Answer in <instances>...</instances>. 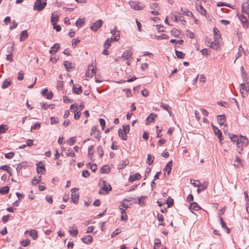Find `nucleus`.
I'll return each mask as SVG.
<instances>
[{
    "instance_id": "22",
    "label": "nucleus",
    "mask_w": 249,
    "mask_h": 249,
    "mask_svg": "<svg viewBox=\"0 0 249 249\" xmlns=\"http://www.w3.org/2000/svg\"><path fill=\"white\" fill-rule=\"evenodd\" d=\"M172 161L170 160L169 161L165 168V171L166 172H167V175H169L171 172V169H172Z\"/></svg>"
},
{
    "instance_id": "14",
    "label": "nucleus",
    "mask_w": 249,
    "mask_h": 249,
    "mask_svg": "<svg viewBox=\"0 0 249 249\" xmlns=\"http://www.w3.org/2000/svg\"><path fill=\"white\" fill-rule=\"evenodd\" d=\"M130 5L133 9L136 10H140L143 9V6L139 5V4L137 2H132Z\"/></svg>"
},
{
    "instance_id": "2",
    "label": "nucleus",
    "mask_w": 249,
    "mask_h": 249,
    "mask_svg": "<svg viewBox=\"0 0 249 249\" xmlns=\"http://www.w3.org/2000/svg\"><path fill=\"white\" fill-rule=\"evenodd\" d=\"M78 189L77 188H73L71 189V199L72 201L75 204L78 203V199H79V193L77 192Z\"/></svg>"
},
{
    "instance_id": "36",
    "label": "nucleus",
    "mask_w": 249,
    "mask_h": 249,
    "mask_svg": "<svg viewBox=\"0 0 249 249\" xmlns=\"http://www.w3.org/2000/svg\"><path fill=\"white\" fill-rule=\"evenodd\" d=\"M113 40H111V39H109V38L107 39L104 44V48L107 49V48H109V47L110 46V45H111V41Z\"/></svg>"
},
{
    "instance_id": "18",
    "label": "nucleus",
    "mask_w": 249,
    "mask_h": 249,
    "mask_svg": "<svg viewBox=\"0 0 249 249\" xmlns=\"http://www.w3.org/2000/svg\"><path fill=\"white\" fill-rule=\"evenodd\" d=\"M239 142L245 146H247L249 144V141L248 139L245 136H240Z\"/></svg>"
},
{
    "instance_id": "58",
    "label": "nucleus",
    "mask_w": 249,
    "mask_h": 249,
    "mask_svg": "<svg viewBox=\"0 0 249 249\" xmlns=\"http://www.w3.org/2000/svg\"><path fill=\"white\" fill-rule=\"evenodd\" d=\"M190 182H191V183L192 184L194 185V186H195V187H198V186H199V185L200 184V182L198 180L196 181V182L194 180L191 179Z\"/></svg>"
},
{
    "instance_id": "44",
    "label": "nucleus",
    "mask_w": 249,
    "mask_h": 249,
    "mask_svg": "<svg viewBox=\"0 0 249 249\" xmlns=\"http://www.w3.org/2000/svg\"><path fill=\"white\" fill-rule=\"evenodd\" d=\"M176 54L178 58H183L185 56V53L176 50Z\"/></svg>"
},
{
    "instance_id": "54",
    "label": "nucleus",
    "mask_w": 249,
    "mask_h": 249,
    "mask_svg": "<svg viewBox=\"0 0 249 249\" xmlns=\"http://www.w3.org/2000/svg\"><path fill=\"white\" fill-rule=\"evenodd\" d=\"M14 155L15 153L14 152L6 153L5 154V157L8 159H11L14 157Z\"/></svg>"
},
{
    "instance_id": "25",
    "label": "nucleus",
    "mask_w": 249,
    "mask_h": 249,
    "mask_svg": "<svg viewBox=\"0 0 249 249\" xmlns=\"http://www.w3.org/2000/svg\"><path fill=\"white\" fill-rule=\"evenodd\" d=\"M213 33H214V39L218 40L220 39V35L219 34V31L218 29L216 27H214L213 29Z\"/></svg>"
},
{
    "instance_id": "43",
    "label": "nucleus",
    "mask_w": 249,
    "mask_h": 249,
    "mask_svg": "<svg viewBox=\"0 0 249 249\" xmlns=\"http://www.w3.org/2000/svg\"><path fill=\"white\" fill-rule=\"evenodd\" d=\"M85 21L84 19L78 18L75 23V25L77 27H80L85 23Z\"/></svg>"
},
{
    "instance_id": "53",
    "label": "nucleus",
    "mask_w": 249,
    "mask_h": 249,
    "mask_svg": "<svg viewBox=\"0 0 249 249\" xmlns=\"http://www.w3.org/2000/svg\"><path fill=\"white\" fill-rule=\"evenodd\" d=\"M207 188V185H202L201 186H198V188L197 189V192L199 193L200 192L205 190Z\"/></svg>"
},
{
    "instance_id": "59",
    "label": "nucleus",
    "mask_w": 249,
    "mask_h": 249,
    "mask_svg": "<svg viewBox=\"0 0 249 249\" xmlns=\"http://www.w3.org/2000/svg\"><path fill=\"white\" fill-rule=\"evenodd\" d=\"M121 232V230L117 229L115 231H114L111 235V237H113L119 234Z\"/></svg>"
},
{
    "instance_id": "21",
    "label": "nucleus",
    "mask_w": 249,
    "mask_h": 249,
    "mask_svg": "<svg viewBox=\"0 0 249 249\" xmlns=\"http://www.w3.org/2000/svg\"><path fill=\"white\" fill-rule=\"evenodd\" d=\"M118 134L120 138L123 140L126 141L127 140V134L124 131H123L122 129H119L118 130Z\"/></svg>"
},
{
    "instance_id": "61",
    "label": "nucleus",
    "mask_w": 249,
    "mask_h": 249,
    "mask_svg": "<svg viewBox=\"0 0 249 249\" xmlns=\"http://www.w3.org/2000/svg\"><path fill=\"white\" fill-rule=\"evenodd\" d=\"M230 139L232 142H236V143L237 142V141H239V139H238L237 136L235 135H233L232 136H231Z\"/></svg>"
},
{
    "instance_id": "27",
    "label": "nucleus",
    "mask_w": 249,
    "mask_h": 249,
    "mask_svg": "<svg viewBox=\"0 0 249 249\" xmlns=\"http://www.w3.org/2000/svg\"><path fill=\"white\" fill-rule=\"evenodd\" d=\"M30 235L33 240H36L38 237L37 231L35 230H31L30 231Z\"/></svg>"
},
{
    "instance_id": "49",
    "label": "nucleus",
    "mask_w": 249,
    "mask_h": 249,
    "mask_svg": "<svg viewBox=\"0 0 249 249\" xmlns=\"http://www.w3.org/2000/svg\"><path fill=\"white\" fill-rule=\"evenodd\" d=\"M0 169L1 170L7 171V172L10 173V174L11 175L10 170V167L9 166H8V165H2V166H0Z\"/></svg>"
},
{
    "instance_id": "56",
    "label": "nucleus",
    "mask_w": 249,
    "mask_h": 249,
    "mask_svg": "<svg viewBox=\"0 0 249 249\" xmlns=\"http://www.w3.org/2000/svg\"><path fill=\"white\" fill-rule=\"evenodd\" d=\"M217 104L220 107H223L225 108L228 107V104L226 102H218Z\"/></svg>"
},
{
    "instance_id": "57",
    "label": "nucleus",
    "mask_w": 249,
    "mask_h": 249,
    "mask_svg": "<svg viewBox=\"0 0 249 249\" xmlns=\"http://www.w3.org/2000/svg\"><path fill=\"white\" fill-rule=\"evenodd\" d=\"M123 131H124V132H125L127 134V133L129 132V125H124L123 126Z\"/></svg>"
},
{
    "instance_id": "46",
    "label": "nucleus",
    "mask_w": 249,
    "mask_h": 249,
    "mask_svg": "<svg viewBox=\"0 0 249 249\" xmlns=\"http://www.w3.org/2000/svg\"><path fill=\"white\" fill-rule=\"evenodd\" d=\"M90 68L91 67H88V70L86 73V75L88 77H92L94 75L93 74V72L90 71Z\"/></svg>"
},
{
    "instance_id": "1",
    "label": "nucleus",
    "mask_w": 249,
    "mask_h": 249,
    "mask_svg": "<svg viewBox=\"0 0 249 249\" xmlns=\"http://www.w3.org/2000/svg\"><path fill=\"white\" fill-rule=\"evenodd\" d=\"M47 0H36L34 6V10L38 11H42L47 4Z\"/></svg>"
},
{
    "instance_id": "47",
    "label": "nucleus",
    "mask_w": 249,
    "mask_h": 249,
    "mask_svg": "<svg viewBox=\"0 0 249 249\" xmlns=\"http://www.w3.org/2000/svg\"><path fill=\"white\" fill-rule=\"evenodd\" d=\"M201 53L203 55H210L211 51L207 49H203L201 50Z\"/></svg>"
},
{
    "instance_id": "51",
    "label": "nucleus",
    "mask_w": 249,
    "mask_h": 249,
    "mask_svg": "<svg viewBox=\"0 0 249 249\" xmlns=\"http://www.w3.org/2000/svg\"><path fill=\"white\" fill-rule=\"evenodd\" d=\"M89 67H91L90 68V71L93 72V74L94 75L95 74L96 68L95 64L92 63L91 65Z\"/></svg>"
},
{
    "instance_id": "42",
    "label": "nucleus",
    "mask_w": 249,
    "mask_h": 249,
    "mask_svg": "<svg viewBox=\"0 0 249 249\" xmlns=\"http://www.w3.org/2000/svg\"><path fill=\"white\" fill-rule=\"evenodd\" d=\"M8 127L6 124H1L0 125V133H3L6 132Z\"/></svg>"
},
{
    "instance_id": "8",
    "label": "nucleus",
    "mask_w": 249,
    "mask_h": 249,
    "mask_svg": "<svg viewBox=\"0 0 249 249\" xmlns=\"http://www.w3.org/2000/svg\"><path fill=\"white\" fill-rule=\"evenodd\" d=\"M92 237L91 235H88L82 238V241L87 244H89L92 242Z\"/></svg>"
},
{
    "instance_id": "19",
    "label": "nucleus",
    "mask_w": 249,
    "mask_h": 249,
    "mask_svg": "<svg viewBox=\"0 0 249 249\" xmlns=\"http://www.w3.org/2000/svg\"><path fill=\"white\" fill-rule=\"evenodd\" d=\"M217 120L220 125H223L226 122V117L224 115L217 116Z\"/></svg>"
},
{
    "instance_id": "64",
    "label": "nucleus",
    "mask_w": 249,
    "mask_h": 249,
    "mask_svg": "<svg viewBox=\"0 0 249 249\" xmlns=\"http://www.w3.org/2000/svg\"><path fill=\"white\" fill-rule=\"evenodd\" d=\"M90 174L89 171L85 170L82 172V176L84 178H87L89 176Z\"/></svg>"
},
{
    "instance_id": "39",
    "label": "nucleus",
    "mask_w": 249,
    "mask_h": 249,
    "mask_svg": "<svg viewBox=\"0 0 249 249\" xmlns=\"http://www.w3.org/2000/svg\"><path fill=\"white\" fill-rule=\"evenodd\" d=\"M121 219L122 221H126L127 219V216L125 212V210H123L121 211Z\"/></svg>"
},
{
    "instance_id": "20",
    "label": "nucleus",
    "mask_w": 249,
    "mask_h": 249,
    "mask_svg": "<svg viewBox=\"0 0 249 249\" xmlns=\"http://www.w3.org/2000/svg\"><path fill=\"white\" fill-rule=\"evenodd\" d=\"M59 15L57 14L53 13L52 15L51 23L52 25H54L58 20Z\"/></svg>"
},
{
    "instance_id": "34",
    "label": "nucleus",
    "mask_w": 249,
    "mask_h": 249,
    "mask_svg": "<svg viewBox=\"0 0 249 249\" xmlns=\"http://www.w3.org/2000/svg\"><path fill=\"white\" fill-rule=\"evenodd\" d=\"M26 163L24 162H21L20 164H19L16 168L18 174L20 172V171L23 167H26Z\"/></svg>"
},
{
    "instance_id": "23",
    "label": "nucleus",
    "mask_w": 249,
    "mask_h": 249,
    "mask_svg": "<svg viewBox=\"0 0 249 249\" xmlns=\"http://www.w3.org/2000/svg\"><path fill=\"white\" fill-rule=\"evenodd\" d=\"M189 208L194 211L199 210L201 208L196 202H193L190 204Z\"/></svg>"
},
{
    "instance_id": "28",
    "label": "nucleus",
    "mask_w": 249,
    "mask_h": 249,
    "mask_svg": "<svg viewBox=\"0 0 249 249\" xmlns=\"http://www.w3.org/2000/svg\"><path fill=\"white\" fill-rule=\"evenodd\" d=\"M132 51L131 50H128L124 52L122 54V56L125 58L126 59H127L132 55Z\"/></svg>"
},
{
    "instance_id": "40",
    "label": "nucleus",
    "mask_w": 249,
    "mask_h": 249,
    "mask_svg": "<svg viewBox=\"0 0 249 249\" xmlns=\"http://www.w3.org/2000/svg\"><path fill=\"white\" fill-rule=\"evenodd\" d=\"M11 81H9L8 80H5L2 86H1V88L3 89H5L7 88H8L10 85H11Z\"/></svg>"
},
{
    "instance_id": "33",
    "label": "nucleus",
    "mask_w": 249,
    "mask_h": 249,
    "mask_svg": "<svg viewBox=\"0 0 249 249\" xmlns=\"http://www.w3.org/2000/svg\"><path fill=\"white\" fill-rule=\"evenodd\" d=\"M110 167L108 165H105L102 167L101 169V173H108L110 172Z\"/></svg>"
},
{
    "instance_id": "16",
    "label": "nucleus",
    "mask_w": 249,
    "mask_h": 249,
    "mask_svg": "<svg viewBox=\"0 0 249 249\" xmlns=\"http://www.w3.org/2000/svg\"><path fill=\"white\" fill-rule=\"evenodd\" d=\"M73 92L77 94H80L82 92V90L81 89V86L77 85H74L72 89Z\"/></svg>"
},
{
    "instance_id": "6",
    "label": "nucleus",
    "mask_w": 249,
    "mask_h": 249,
    "mask_svg": "<svg viewBox=\"0 0 249 249\" xmlns=\"http://www.w3.org/2000/svg\"><path fill=\"white\" fill-rule=\"evenodd\" d=\"M111 33L113 36H114L111 37V40L118 41L119 39L120 34L119 32L117 30L116 27H115L113 30H111Z\"/></svg>"
},
{
    "instance_id": "38",
    "label": "nucleus",
    "mask_w": 249,
    "mask_h": 249,
    "mask_svg": "<svg viewBox=\"0 0 249 249\" xmlns=\"http://www.w3.org/2000/svg\"><path fill=\"white\" fill-rule=\"evenodd\" d=\"M171 32L172 34L176 37L178 36L180 34V31L179 30L176 29H173L172 30H171Z\"/></svg>"
},
{
    "instance_id": "41",
    "label": "nucleus",
    "mask_w": 249,
    "mask_h": 249,
    "mask_svg": "<svg viewBox=\"0 0 249 249\" xmlns=\"http://www.w3.org/2000/svg\"><path fill=\"white\" fill-rule=\"evenodd\" d=\"M20 244L23 247H27L30 244V240L28 239L23 240L20 242Z\"/></svg>"
},
{
    "instance_id": "63",
    "label": "nucleus",
    "mask_w": 249,
    "mask_h": 249,
    "mask_svg": "<svg viewBox=\"0 0 249 249\" xmlns=\"http://www.w3.org/2000/svg\"><path fill=\"white\" fill-rule=\"evenodd\" d=\"M129 206L128 204H125L124 203H122L121 206H120V209L122 211L123 210H125L128 208Z\"/></svg>"
},
{
    "instance_id": "55",
    "label": "nucleus",
    "mask_w": 249,
    "mask_h": 249,
    "mask_svg": "<svg viewBox=\"0 0 249 249\" xmlns=\"http://www.w3.org/2000/svg\"><path fill=\"white\" fill-rule=\"evenodd\" d=\"M67 156L68 157H74L75 154L71 149H69L68 150Z\"/></svg>"
},
{
    "instance_id": "13",
    "label": "nucleus",
    "mask_w": 249,
    "mask_h": 249,
    "mask_svg": "<svg viewBox=\"0 0 249 249\" xmlns=\"http://www.w3.org/2000/svg\"><path fill=\"white\" fill-rule=\"evenodd\" d=\"M196 8L197 11L202 15L205 16L206 15V11L201 5H196Z\"/></svg>"
},
{
    "instance_id": "48",
    "label": "nucleus",
    "mask_w": 249,
    "mask_h": 249,
    "mask_svg": "<svg viewBox=\"0 0 249 249\" xmlns=\"http://www.w3.org/2000/svg\"><path fill=\"white\" fill-rule=\"evenodd\" d=\"M112 189L111 186L109 184L107 185L105 184L103 187L102 188V190L108 193V191H110Z\"/></svg>"
},
{
    "instance_id": "4",
    "label": "nucleus",
    "mask_w": 249,
    "mask_h": 249,
    "mask_svg": "<svg viewBox=\"0 0 249 249\" xmlns=\"http://www.w3.org/2000/svg\"><path fill=\"white\" fill-rule=\"evenodd\" d=\"M242 12L246 14L249 13V0H244L242 5Z\"/></svg>"
},
{
    "instance_id": "12",
    "label": "nucleus",
    "mask_w": 249,
    "mask_h": 249,
    "mask_svg": "<svg viewBox=\"0 0 249 249\" xmlns=\"http://www.w3.org/2000/svg\"><path fill=\"white\" fill-rule=\"evenodd\" d=\"M141 177V175L137 173L133 175H131L129 178V181L130 182H133L134 181L139 179Z\"/></svg>"
},
{
    "instance_id": "10",
    "label": "nucleus",
    "mask_w": 249,
    "mask_h": 249,
    "mask_svg": "<svg viewBox=\"0 0 249 249\" xmlns=\"http://www.w3.org/2000/svg\"><path fill=\"white\" fill-rule=\"evenodd\" d=\"M246 89L245 84L242 83L240 85V92L243 97H246L248 94V92H246Z\"/></svg>"
},
{
    "instance_id": "7",
    "label": "nucleus",
    "mask_w": 249,
    "mask_h": 249,
    "mask_svg": "<svg viewBox=\"0 0 249 249\" xmlns=\"http://www.w3.org/2000/svg\"><path fill=\"white\" fill-rule=\"evenodd\" d=\"M69 232L72 236H76L78 233V230L76 226L73 225L70 228Z\"/></svg>"
},
{
    "instance_id": "31",
    "label": "nucleus",
    "mask_w": 249,
    "mask_h": 249,
    "mask_svg": "<svg viewBox=\"0 0 249 249\" xmlns=\"http://www.w3.org/2000/svg\"><path fill=\"white\" fill-rule=\"evenodd\" d=\"M154 160V157L152 156L150 154H148L147 159V161H146L148 165H150L153 163Z\"/></svg>"
},
{
    "instance_id": "5",
    "label": "nucleus",
    "mask_w": 249,
    "mask_h": 249,
    "mask_svg": "<svg viewBox=\"0 0 249 249\" xmlns=\"http://www.w3.org/2000/svg\"><path fill=\"white\" fill-rule=\"evenodd\" d=\"M42 95L46 97L48 99H51L53 97V93L52 91H48L47 89H43L41 91Z\"/></svg>"
},
{
    "instance_id": "9",
    "label": "nucleus",
    "mask_w": 249,
    "mask_h": 249,
    "mask_svg": "<svg viewBox=\"0 0 249 249\" xmlns=\"http://www.w3.org/2000/svg\"><path fill=\"white\" fill-rule=\"evenodd\" d=\"M156 115L153 114V113H151L146 118V123H145V124L146 125H148L150 123H151V122H153L155 120V117H156Z\"/></svg>"
},
{
    "instance_id": "26",
    "label": "nucleus",
    "mask_w": 249,
    "mask_h": 249,
    "mask_svg": "<svg viewBox=\"0 0 249 249\" xmlns=\"http://www.w3.org/2000/svg\"><path fill=\"white\" fill-rule=\"evenodd\" d=\"M64 65L67 71H71V69H73L71 67V63L68 61H65L64 62Z\"/></svg>"
},
{
    "instance_id": "3",
    "label": "nucleus",
    "mask_w": 249,
    "mask_h": 249,
    "mask_svg": "<svg viewBox=\"0 0 249 249\" xmlns=\"http://www.w3.org/2000/svg\"><path fill=\"white\" fill-rule=\"evenodd\" d=\"M103 22L101 19H99L92 23L90 26V29L93 31H97L102 26Z\"/></svg>"
},
{
    "instance_id": "50",
    "label": "nucleus",
    "mask_w": 249,
    "mask_h": 249,
    "mask_svg": "<svg viewBox=\"0 0 249 249\" xmlns=\"http://www.w3.org/2000/svg\"><path fill=\"white\" fill-rule=\"evenodd\" d=\"M76 142V138L75 137H71L68 141V143L70 145H72L74 144Z\"/></svg>"
},
{
    "instance_id": "24",
    "label": "nucleus",
    "mask_w": 249,
    "mask_h": 249,
    "mask_svg": "<svg viewBox=\"0 0 249 249\" xmlns=\"http://www.w3.org/2000/svg\"><path fill=\"white\" fill-rule=\"evenodd\" d=\"M28 36V34L27 30H24L21 32L20 36V40L21 41L25 40Z\"/></svg>"
},
{
    "instance_id": "35",
    "label": "nucleus",
    "mask_w": 249,
    "mask_h": 249,
    "mask_svg": "<svg viewBox=\"0 0 249 249\" xmlns=\"http://www.w3.org/2000/svg\"><path fill=\"white\" fill-rule=\"evenodd\" d=\"M166 202L167 204L168 208H170L173 205L174 200L170 196H169L167 199Z\"/></svg>"
},
{
    "instance_id": "15",
    "label": "nucleus",
    "mask_w": 249,
    "mask_h": 249,
    "mask_svg": "<svg viewBox=\"0 0 249 249\" xmlns=\"http://www.w3.org/2000/svg\"><path fill=\"white\" fill-rule=\"evenodd\" d=\"M60 48V45L58 43H55L52 47L50 51L51 54H54L56 53Z\"/></svg>"
},
{
    "instance_id": "45",
    "label": "nucleus",
    "mask_w": 249,
    "mask_h": 249,
    "mask_svg": "<svg viewBox=\"0 0 249 249\" xmlns=\"http://www.w3.org/2000/svg\"><path fill=\"white\" fill-rule=\"evenodd\" d=\"M81 113L80 110H74V118L75 119H78L80 116H81Z\"/></svg>"
},
{
    "instance_id": "52",
    "label": "nucleus",
    "mask_w": 249,
    "mask_h": 249,
    "mask_svg": "<svg viewBox=\"0 0 249 249\" xmlns=\"http://www.w3.org/2000/svg\"><path fill=\"white\" fill-rule=\"evenodd\" d=\"M236 145L237 146V150L238 151L239 153H240L241 151L242 150V144L239 142V141H237Z\"/></svg>"
},
{
    "instance_id": "29",
    "label": "nucleus",
    "mask_w": 249,
    "mask_h": 249,
    "mask_svg": "<svg viewBox=\"0 0 249 249\" xmlns=\"http://www.w3.org/2000/svg\"><path fill=\"white\" fill-rule=\"evenodd\" d=\"M220 42V40L214 39V41L212 43L211 45V47L217 50L219 48V44Z\"/></svg>"
},
{
    "instance_id": "32",
    "label": "nucleus",
    "mask_w": 249,
    "mask_h": 249,
    "mask_svg": "<svg viewBox=\"0 0 249 249\" xmlns=\"http://www.w3.org/2000/svg\"><path fill=\"white\" fill-rule=\"evenodd\" d=\"M37 167L36 168L37 172L38 174H43L45 172V168L44 166H39L38 164L37 165Z\"/></svg>"
},
{
    "instance_id": "62",
    "label": "nucleus",
    "mask_w": 249,
    "mask_h": 249,
    "mask_svg": "<svg viewBox=\"0 0 249 249\" xmlns=\"http://www.w3.org/2000/svg\"><path fill=\"white\" fill-rule=\"evenodd\" d=\"M219 219L220 221V223H221L222 227L224 229L227 228V226H226V224L225 222H224V221L223 220L222 217L221 216H219Z\"/></svg>"
},
{
    "instance_id": "17",
    "label": "nucleus",
    "mask_w": 249,
    "mask_h": 249,
    "mask_svg": "<svg viewBox=\"0 0 249 249\" xmlns=\"http://www.w3.org/2000/svg\"><path fill=\"white\" fill-rule=\"evenodd\" d=\"M238 18L244 27H247L248 22L247 18L243 15H238Z\"/></svg>"
},
{
    "instance_id": "11",
    "label": "nucleus",
    "mask_w": 249,
    "mask_h": 249,
    "mask_svg": "<svg viewBox=\"0 0 249 249\" xmlns=\"http://www.w3.org/2000/svg\"><path fill=\"white\" fill-rule=\"evenodd\" d=\"M213 128L214 131V134L215 135L217 136L218 138L219 139V141L221 142L222 139V133L220 131V130L216 126L213 125Z\"/></svg>"
},
{
    "instance_id": "37",
    "label": "nucleus",
    "mask_w": 249,
    "mask_h": 249,
    "mask_svg": "<svg viewBox=\"0 0 249 249\" xmlns=\"http://www.w3.org/2000/svg\"><path fill=\"white\" fill-rule=\"evenodd\" d=\"M97 152L100 157H101L104 155L103 148L101 146H98L97 148Z\"/></svg>"
},
{
    "instance_id": "30",
    "label": "nucleus",
    "mask_w": 249,
    "mask_h": 249,
    "mask_svg": "<svg viewBox=\"0 0 249 249\" xmlns=\"http://www.w3.org/2000/svg\"><path fill=\"white\" fill-rule=\"evenodd\" d=\"M9 187L8 186H4L0 188V193L2 195H5L9 192Z\"/></svg>"
},
{
    "instance_id": "60",
    "label": "nucleus",
    "mask_w": 249,
    "mask_h": 249,
    "mask_svg": "<svg viewBox=\"0 0 249 249\" xmlns=\"http://www.w3.org/2000/svg\"><path fill=\"white\" fill-rule=\"evenodd\" d=\"M63 101L64 103H72L73 101L72 99H71L69 98V97L66 96L65 97H63Z\"/></svg>"
}]
</instances>
